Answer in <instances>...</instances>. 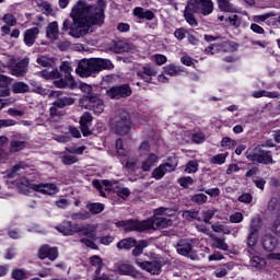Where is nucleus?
<instances>
[{
    "mask_svg": "<svg viewBox=\"0 0 280 280\" xmlns=\"http://www.w3.org/2000/svg\"><path fill=\"white\" fill-rule=\"evenodd\" d=\"M73 154L74 153H71V150L61 153V163H63V165H73V163H78V158Z\"/></svg>",
    "mask_w": 280,
    "mask_h": 280,
    "instance_id": "nucleus-36",
    "label": "nucleus"
},
{
    "mask_svg": "<svg viewBox=\"0 0 280 280\" xmlns=\"http://www.w3.org/2000/svg\"><path fill=\"white\" fill-rule=\"evenodd\" d=\"M81 108L92 110L94 115H102L104 113V101L100 96L82 97L80 100Z\"/></svg>",
    "mask_w": 280,
    "mask_h": 280,
    "instance_id": "nucleus-6",
    "label": "nucleus"
},
{
    "mask_svg": "<svg viewBox=\"0 0 280 280\" xmlns=\"http://www.w3.org/2000/svg\"><path fill=\"white\" fill-rule=\"evenodd\" d=\"M16 185L20 187V189H24V194H27V189H32L33 191H37L38 194H43L44 196H54L58 194V191H60L56 184H31L26 177H21L20 180L16 182Z\"/></svg>",
    "mask_w": 280,
    "mask_h": 280,
    "instance_id": "nucleus-3",
    "label": "nucleus"
},
{
    "mask_svg": "<svg viewBox=\"0 0 280 280\" xmlns=\"http://www.w3.org/2000/svg\"><path fill=\"white\" fill-rule=\"evenodd\" d=\"M115 66L113 61L109 59L102 58H91V59H82L75 69V73L80 75V78H91V75H95L100 73V71H104L105 69H114Z\"/></svg>",
    "mask_w": 280,
    "mask_h": 280,
    "instance_id": "nucleus-2",
    "label": "nucleus"
},
{
    "mask_svg": "<svg viewBox=\"0 0 280 280\" xmlns=\"http://www.w3.org/2000/svg\"><path fill=\"white\" fill-rule=\"evenodd\" d=\"M37 62L42 66V67H51V65H54V59L47 57V56H42L37 58Z\"/></svg>",
    "mask_w": 280,
    "mask_h": 280,
    "instance_id": "nucleus-64",
    "label": "nucleus"
},
{
    "mask_svg": "<svg viewBox=\"0 0 280 280\" xmlns=\"http://www.w3.org/2000/svg\"><path fill=\"white\" fill-rule=\"evenodd\" d=\"M252 95L256 100H259V97H270V100H279V97H280L279 92H268V91H264V90L254 92Z\"/></svg>",
    "mask_w": 280,
    "mask_h": 280,
    "instance_id": "nucleus-33",
    "label": "nucleus"
},
{
    "mask_svg": "<svg viewBox=\"0 0 280 280\" xmlns=\"http://www.w3.org/2000/svg\"><path fill=\"white\" fill-rule=\"evenodd\" d=\"M12 279L15 280H23V279H27V272H25V270L23 269H14L11 273Z\"/></svg>",
    "mask_w": 280,
    "mask_h": 280,
    "instance_id": "nucleus-61",
    "label": "nucleus"
},
{
    "mask_svg": "<svg viewBox=\"0 0 280 280\" xmlns=\"http://www.w3.org/2000/svg\"><path fill=\"white\" fill-rule=\"evenodd\" d=\"M235 140L231 139L230 137H224L221 141L222 148L226 150H231V148H235Z\"/></svg>",
    "mask_w": 280,
    "mask_h": 280,
    "instance_id": "nucleus-63",
    "label": "nucleus"
},
{
    "mask_svg": "<svg viewBox=\"0 0 280 280\" xmlns=\"http://www.w3.org/2000/svg\"><path fill=\"white\" fill-rule=\"evenodd\" d=\"M40 78H44L45 80H60V71L58 69L55 70H43L39 72Z\"/></svg>",
    "mask_w": 280,
    "mask_h": 280,
    "instance_id": "nucleus-35",
    "label": "nucleus"
},
{
    "mask_svg": "<svg viewBox=\"0 0 280 280\" xmlns=\"http://www.w3.org/2000/svg\"><path fill=\"white\" fill-rule=\"evenodd\" d=\"M164 73L166 75H171V78H176V75L180 73V69H178L174 63H171L164 68Z\"/></svg>",
    "mask_w": 280,
    "mask_h": 280,
    "instance_id": "nucleus-45",
    "label": "nucleus"
},
{
    "mask_svg": "<svg viewBox=\"0 0 280 280\" xmlns=\"http://www.w3.org/2000/svg\"><path fill=\"white\" fill-rule=\"evenodd\" d=\"M72 220H89L91 219V213L86 210H81L71 215Z\"/></svg>",
    "mask_w": 280,
    "mask_h": 280,
    "instance_id": "nucleus-57",
    "label": "nucleus"
},
{
    "mask_svg": "<svg viewBox=\"0 0 280 280\" xmlns=\"http://www.w3.org/2000/svg\"><path fill=\"white\" fill-rule=\"evenodd\" d=\"M219 9H221L222 12H237V9L235 5L231 4L229 0H217Z\"/></svg>",
    "mask_w": 280,
    "mask_h": 280,
    "instance_id": "nucleus-37",
    "label": "nucleus"
},
{
    "mask_svg": "<svg viewBox=\"0 0 280 280\" xmlns=\"http://www.w3.org/2000/svg\"><path fill=\"white\" fill-rule=\"evenodd\" d=\"M229 159V152L219 153L210 158L209 162L212 165H224Z\"/></svg>",
    "mask_w": 280,
    "mask_h": 280,
    "instance_id": "nucleus-34",
    "label": "nucleus"
},
{
    "mask_svg": "<svg viewBox=\"0 0 280 280\" xmlns=\"http://www.w3.org/2000/svg\"><path fill=\"white\" fill-rule=\"evenodd\" d=\"M213 242L215 248H219V250H229V245L226 244V242H224V240L215 237L213 238Z\"/></svg>",
    "mask_w": 280,
    "mask_h": 280,
    "instance_id": "nucleus-62",
    "label": "nucleus"
},
{
    "mask_svg": "<svg viewBox=\"0 0 280 280\" xmlns=\"http://www.w3.org/2000/svg\"><path fill=\"white\" fill-rule=\"evenodd\" d=\"M60 36V28L58 26V22H50L46 27V38L54 43L58 40Z\"/></svg>",
    "mask_w": 280,
    "mask_h": 280,
    "instance_id": "nucleus-21",
    "label": "nucleus"
},
{
    "mask_svg": "<svg viewBox=\"0 0 280 280\" xmlns=\"http://www.w3.org/2000/svg\"><path fill=\"white\" fill-rule=\"evenodd\" d=\"M272 16H277V13L269 12L262 15H254L252 20L254 21V23H264L265 21H270Z\"/></svg>",
    "mask_w": 280,
    "mask_h": 280,
    "instance_id": "nucleus-44",
    "label": "nucleus"
},
{
    "mask_svg": "<svg viewBox=\"0 0 280 280\" xmlns=\"http://www.w3.org/2000/svg\"><path fill=\"white\" fill-rule=\"evenodd\" d=\"M106 95L110 100H121L124 97H130L132 95V89L128 84L117 85L107 90Z\"/></svg>",
    "mask_w": 280,
    "mask_h": 280,
    "instance_id": "nucleus-14",
    "label": "nucleus"
},
{
    "mask_svg": "<svg viewBox=\"0 0 280 280\" xmlns=\"http://www.w3.org/2000/svg\"><path fill=\"white\" fill-rule=\"evenodd\" d=\"M118 275L130 276L135 275V269L128 264H122L118 268Z\"/></svg>",
    "mask_w": 280,
    "mask_h": 280,
    "instance_id": "nucleus-49",
    "label": "nucleus"
},
{
    "mask_svg": "<svg viewBox=\"0 0 280 280\" xmlns=\"http://www.w3.org/2000/svg\"><path fill=\"white\" fill-rule=\"evenodd\" d=\"M209 200V197L205 194H196L191 197V201L196 202L197 205H205Z\"/></svg>",
    "mask_w": 280,
    "mask_h": 280,
    "instance_id": "nucleus-60",
    "label": "nucleus"
},
{
    "mask_svg": "<svg viewBox=\"0 0 280 280\" xmlns=\"http://www.w3.org/2000/svg\"><path fill=\"white\" fill-rule=\"evenodd\" d=\"M159 163V155L156 153H150L141 163L142 172H150Z\"/></svg>",
    "mask_w": 280,
    "mask_h": 280,
    "instance_id": "nucleus-24",
    "label": "nucleus"
},
{
    "mask_svg": "<svg viewBox=\"0 0 280 280\" xmlns=\"http://www.w3.org/2000/svg\"><path fill=\"white\" fill-rule=\"evenodd\" d=\"M13 79L10 77L1 75V97H8L10 96V93L12 91L10 90V86H12Z\"/></svg>",
    "mask_w": 280,
    "mask_h": 280,
    "instance_id": "nucleus-27",
    "label": "nucleus"
},
{
    "mask_svg": "<svg viewBox=\"0 0 280 280\" xmlns=\"http://www.w3.org/2000/svg\"><path fill=\"white\" fill-rule=\"evenodd\" d=\"M61 73H65V79L70 84V86H73L75 84V81L73 80V68L71 67V63L69 61H62L59 67Z\"/></svg>",
    "mask_w": 280,
    "mask_h": 280,
    "instance_id": "nucleus-23",
    "label": "nucleus"
},
{
    "mask_svg": "<svg viewBox=\"0 0 280 280\" xmlns=\"http://www.w3.org/2000/svg\"><path fill=\"white\" fill-rule=\"evenodd\" d=\"M39 259H50V261H55L58 259V248L51 247L49 245H44L38 250Z\"/></svg>",
    "mask_w": 280,
    "mask_h": 280,
    "instance_id": "nucleus-18",
    "label": "nucleus"
},
{
    "mask_svg": "<svg viewBox=\"0 0 280 280\" xmlns=\"http://www.w3.org/2000/svg\"><path fill=\"white\" fill-rule=\"evenodd\" d=\"M104 8L106 4L104 0H100L96 4H89L84 1H79L71 10V21L65 20L62 23V31L69 32L72 38H81L89 34L91 25H102L104 23Z\"/></svg>",
    "mask_w": 280,
    "mask_h": 280,
    "instance_id": "nucleus-1",
    "label": "nucleus"
},
{
    "mask_svg": "<svg viewBox=\"0 0 280 280\" xmlns=\"http://www.w3.org/2000/svg\"><path fill=\"white\" fill-rule=\"evenodd\" d=\"M133 16L137 19H145L147 21H152L154 19V13L150 10H145L141 7H136L132 11Z\"/></svg>",
    "mask_w": 280,
    "mask_h": 280,
    "instance_id": "nucleus-29",
    "label": "nucleus"
},
{
    "mask_svg": "<svg viewBox=\"0 0 280 280\" xmlns=\"http://www.w3.org/2000/svg\"><path fill=\"white\" fill-rule=\"evenodd\" d=\"M3 66L10 70L11 75H15V78H25L27 74V67H30V60L21 59L20 61H15L14 58L4 56L2 57Z\"/></svg>",
    "mask_w": 280,
    "mask_h": 280,
    "instance_id": "nucleus-4",
    "label": "nucleus"
},
{
    "mask_svg": "<svg viewBox=\"0 0 280 280\" xmlns=\"http://www.w3.org/2000/svg\"><path fill=\"white\" fill-rule=\"evenodd\" d=\"M92 241L89 238H82L80 242L81 244H84L88 246V248H92L93 250L97 249V245L95 244L94 240H97V236L95 234H91Z\"/></svg>",
    "mask_w": 280,
    "mask_h": 280,
    "instance_id": "nucleus-54",
    "label": "nucleus"
},
{
    "mask_svg": "<svg viewBox=\"0 0 280 280\" xmlns=\"http://www.w3.org/2000/svg\"><path fill=\"white\" fill-rule=\"evenodd\" d=\"M74 225L70 221H63L61 224L56 226V231L61 235H74Z\"/></svg>",
    "mask_w": 280,
    "mask_h": 280,
    "instance_id": "nucleus-30",
    "label": "nucleus"
},
{
    "mask_svg": "<svg viewBox=\"0 0 280 280\" xmlns=\"http://www.w3.org/2000/svg\"><path fill=\"white\" fill-rule=\"evenodd\" d=\"M219 51H222V40L219 44H212L206 48V54H211V56L219 54Z\"/></svg>",
    "mask_w": 280,
    "mask_h": 280,
    "instance_id": "nucleus-52",
    "label": "nucleus"
},
{
    "mask_svg": "<svg viewBox=\"0 0 280 280\" xmlns=\"http://www.w3.org/2000/svg\"><path fill=\"white\" fill-rule=\"evenodd\" d=\"M182 217L184 220H187V222H191V220L202 222V218H200V212L198 210H184Z\"/></svg>",
    "mask_w": 280,
    "mask_h": 280,
    "instance_id": "nucleus-32",
    "label": "nucleus"
},
{
    "mask_svg": "<svg viewBox=\"0 0 280 280\" xmlns=\"http://www.w3.org/2000/svg\"><path fill=\"white\" fill-rule=\"evenodd\" d=\"M260 241L262 244V248L268 253H272V250H275L277 246H279V241H277V238L271 234H265Z\"/></svg>",
    "mask_w": 280,
    "mask_h": 280,
    "instance_id": "nucleus-20",
    "label": "nucleus"
},
{
    "mask_svg": "<svg viewBox=\"0 0 280 280\" xmlns=\"http://www.w3.org/2000/svg\"><path fill=\"white\" fill-rule=\"evenodd\" d=\"M250 265L258 270H264L266 268V260L259 256H253L250 258Z\"/></svg>",
    "mask_w": 280,
    "mask_h": 280,
    "instance_id": "nucleus-40",
    "label": "nucleus"
},
{
    "mask_svg": "<svg viewBox=\"0 0 280 280\" xmlns=\"http://www.w3.org/2000/svg\"><path fill=\"white\" fill-rule=\"evenodd\" d=\"M264 226L260 217H254L249 224V234L247 236V245L253 250L254 247L257 246V242H259V230Z\"/></svg>",
    "mask_w": 280,
    "mask_h": 280,
    "instance_id": "nucleus-7",
    "label": "nucleus"
},
{
    "mask_svg": "<svg viewBox=\"0 0 280 280\" xmlns=\"http://www.w3.org/2000/svg\"><path fill=\"white\" fill-rule=\"evenodd\" d=\"M128 50V45H126V43L118 40L115 42L113 45V51H115V54H124V51Z\"/></svg>",
    "mask_w": 280,
    "mask_h": 280,
    "instance_id": "nucleus-51",
    "label": "nucleus"
},
{
    "mask_svg": "<svg viewBox=\"0 0 280 280\" xmlns=\"http://www.w3.org/2000/svg\"><path fill=\"white\" fill-rule=\"evenodd\" d=\"M151 60L158 65V67H162V65H165L167 62V57L165 55L155 54L151 57Z\"/></svg>",
    "mask_w": 280,
    "mask_h": 280,
    "instance_id": "nucleus-56",
    "label": "nucleus"
},
{
    "mask_svg": "<svg viewBox=\"0 0 280 280\" xmlns=\"http://www.w3.org/2000/svg\"><path fill=\"white\" fill-rule=\"evenodd\" d=\"M116 226L118 229H124V231H148L150 226V222L137 221V220H128V221H118L116 222Z\"/></svg>",
    "mask_w": 280,
    "mask_h": 280,
    "instance_id": "nucleus-12",
    "label": "nucleus"
},
{
    "mask_svg": "<svg viewBox=\"0 0 280 280\" xmlns=\"http://www.w3.org/2000/svg\"><path fill=\"white\" fill-rule=\"evenodd\" d=\"M176 167H178V158L173 156L171 158V162H166L155 167L151 173V176L155 180H161V178H163V176H165L170 172H175Z\"/></svg>",
    "mask_w": 280,
    "mask_h": 280,
    "instance_id": "nucleus-8",
    "label": "nucleus"
},
{
    "mask_svg": "<svg viewBox=\"0 0 280 280\" xmlns=\"http://www.w3.org/2000/svg\"><path fill=\"white\" fill-rule=\"evenodd\" d=\"M24 172H25V166L23 165V163H19L12 167V171L8 174V176L10 178H14V176L24 174Z\"/></svg>",
    "mask_w": 280,
    "mask_h": 280,
    "instance_id": "nucleus-50",
    "label": "nucleus"
},
{
    "mask_svg": "<svg viewBox=\"0 0 280 280\" xmlns=\"http://www.w3.org/2000/svg\"><path fill=\"white\" fill-rule=\"evenodd\" d=\"M176 250L178 255L187 257V255H190L191 250H194V246L191 245V242L187 240H182L177 243Z\"/></svg>",
    "mask_w": 280,
    "mask_h": 280,
    "instance_id": "nucleus-25",
    "label": "nucleus"
},
{
    "mask_svg": "<svg viewBox=\"0 0 280 280\" xmlns=\"http://www.w3.org/2000/svg\"><path fill=\"white\" fill-rule=\"evenodd\" d=\"M177 209L172 208H158L155 209V215H167L172 218V215H176Z\"/></svg>",
    "mask_w": 280,
    "mask_h": 280,
    "instance_id": "nucleus-48",
    "label": "nucleus"
},
{
    "mask_svg": "<svg viewBox=\"0 0 280 280\" xmlns=\"http://www.w3.org/2000/svg\"><path fill=\"white\" fill-rule=\"evenodd\" d=\"M145 221L149 222L148 231H150V229H167V226H172V220L156 214L155 212L153 218Z\"/></svg>",
    "mask_w": 280,
    "mask_h": 280,
    "instance_id": "nucleus-15",
    "label": "nucleus"
},
{
    "mask_svg": "<svg viewBox=\"0 0 280 280\" xmlns=\"http://www.w3.org/2000/svg\"><path fill=\"white\" fill-rule=\"evenodd\" d=\"M186 174H196L198 172V161H189L185 166Z\"/></svg>",
    "mask_w": 280,
    "mask_h": 280,
    "instance_id": "nucleus-55",
    "label": "nucleus"
},
{
    "mask_svg": "<svg viewBox=\"0 0 280 280\" xmlns=\"http://www.w3.org/2000/svg\"><path fill=\"white\" fill-rule=\"evenodd\" d=\"M86 209L92 213L93 215H97L98 213H102L104 211V205L96 202V203H88Z\"/></svg>",
    "mask_w": 280,
    "mask_h": 280,
    "instance_id": "nucleus-41",
    "label": "nucleus"
},
{
    "mask_svg": "<svg viewBox=\"0 0 280 280\" xmlns=\"http://www.w3.org/2000/svg\"><path fill=\"white\" fill-rule=\"evenodd\" d=\"M25 148V141L13 140L11 142V152H21Z\"/></svg>",
    "mask_w": 280,
    "mask_h": 280,
    "instance_id": "nucleus-59",
    "label": "nucleus"
},
{
    "mask_svg": "<svg viewBox=\"0 0 280 280\" xmlns=\"http://www.w3.org/2000/svg\"><path fill=\"white\" fill-rule=\"evenodd\" d=\"M91 124H93V115L85 112L80 118L81 132L83 137H89V135H91Z\"/></svg>",
    "mask_w": 280,
    "mask_h": 280,
    "instance_id": "nucleus-19",
    "label": "nucleus"
},
{
    "mask_svg": "<svg viewBox=\"0 0 280 280\" xmlns=\"http://www.w3.org/2000/svg\"><path fill=\"white\" fill-rule=\"evenodd\" d=\"M217 212H218V211H217V210H213V209L202 211V212H201V215H202V218H203L205 224H210V223H211V220L213 219V215H215Z\"/></svg>",
    "mask_w": 280,
    "mask_h": 280,
    "instance_id": "nucleus-53",
    "label": "nucleus"
},
{
    "mask_svg": "<svg viewBox=\"0 0 280 280\" xmlns=\"http://www.w3.org/2000/svg\"><path fill=\"white\" fill-rule=\"evenodd\" d=\"M196 12H194V9L187 4L184 10V18L187 23L190 24L191 27H198V20H196Z\"/></svg>",
    "mask_w": 280,
    "mask_h": 280,
    "instance_id": "nucleus-28",
    "label": "nucleus"
},
{
    "mask_svg": "<svg viewBox=\"0 0 280 280\" xmlns=\"http://www.w3.org/2000/svg\"><path fill=\"white\" fill-rule=\"evenodd\" d=\"M114 128L117 135H128L130 128H132V122L130 121V116L128 113L122 112L120 115L116 116L114 119Z\"/></svg>",
    "mask_w": 280,
    "mask_h": 280,
    "instance_id": "nucleus-10",
    "label": "nucleus"
},
{
    "mask_svg": "<svg viewBox=\"0 0 280 280\" xmlns=\"http://www.w3.org/2000/svg\"><path fill=\"white\" fill-rule=\"evenodd\" d=\"M97 226L94 224H74V234L79 233V235H93Z\"/></svg>",
    "mask_w": 280,
    "mask_h": 280,
    "instance_id": "nucleus-26",
    "label": "nucleus"
},
{
    "mask_svg": "<svg viewBox=\"0 0 280 280\" xmlns=\"http://www.w3.org/2000/svg\"><path fill=\"white\" fill-rule=\"evenodd\" d=\"M91 265L96 268L95 269V275H100L102 272V268L104 267V262L100 258V256H92L90 258Z\"/></svg>",
    "mask_w": 280,
    "mask_h": 280,
    "instance_id": "nucleus-42",
    "label": "nucleus"
},
{
    "mask_svg": "<svg viewBox=\"0 0 280 280\" xmlns=\"http://www.w3.org/2000/svg\"><path fill=\"white\" fill-rule=\"evenodd\" d=\"M221 51H225V54H231L233 51H237V44L231 42L221 40Z\"/></svg>",
    "mask_w": 280,
    "mask_h": 280,
    "instance_id": "nucleus-43",
    "label": "nucleus"
},
{
    "mask_svg": "<svg viewBox=\"0 0 280 280\" xmlns=\"http://www.w3.org/2000/svg\"><path fill=\"white\" fill-rule=\"evenodd\" d=\"M116 185L115 180H109V179H103L102 182L100 180H93V186L95 189L100 190V195L103 196V198L106 197V194H104L103 187H105L106 191H110L113 189V186Z\"/></svg>",
    "mask_w": 280,
    "mask_h": 280,
    "instance_id": "nucleus-22",
    "label": "nucleus"
},
{
    "mask_svg": "<svg viewBox=\"0 0 280 280\" xmlns=\"http://www.w3.org/2000/svg\"><path fill=\"white\" fill-rule=\"evenodd\" d=\"M38 34H40V28L36 26L24 31L23 33L24 45H26V47H34V43H36V39L38 38Z\"/></svg>",
    "mask_w": 280,
    "mask_h": 280,
    "instance_id": "nucleus-16",
    "label": "nucleus"
},
{
    "mask_svg": "<svg viewBox=\"0 0 280 280\" xmlns=\"http://www.w3.org/2000/svg\"><path fill=\"white\" fill-rule=\"evenodd\" d=\"M80 90L85 94L83 97H95V94H93V86L86 83H81Z\"/></svg>",
    "mask_w": 280,
    "mask_h": 280,
    "instance_id": "nucleus-58",
    "label": "nucleus"
},
{
    "mask_svg": "<svg viewBox=\"0 0 280 280\" xmlns=\"http://www.w3.org/2000/svg\"><path fill=\"white\" fill-rule=\"evenodd\" d=\"M194 9L195 14H201V16H209L213 14V1L212 0H194L188 3Z\"/></svg>",
    "mask_w": 280,
    "mask_h": 280,
    "instance_id": "nucleus-11",
    "label": "nucleus"
},
{
    "mask_svg": "<svg viewBox=\"0 0 280 280\" xmlns=\"http://www.w3.org/2000/svg\"><path fill=\"white\" fill-rule=\"evenodd\" d=\"M246 159L253 163H264V165L272 164V155L270 152L261 150V147L248 149L246 151Z\"/></svg>",
    "mask_w": 280,
    "mask_h": 280,
    "instance_id": "nucleus-5",
    "label": "nucleus"
},
{
    "mask_svg": "<svg viewBox=\"0 0 280 280\" xmlns=\"http://www.w3.org/2000/svg\"><path fill=\"white\" fill-rule=\"evenodd\" d=\"M136 75L139 80L150 83L152 82V78H156L159 75V67L152 63H144L138 67Z\"/></svg>",
    "mask_w": 280,
    "mask_h": 280,
    "instance_id": "nucleus-9",
    "label": "nucleus"
},
{
    "mask_svg": "<svg viewBox=\"0 0 280 280\" xmlns=\"http://www.w3.org/2000/svg\"><path fill=\"white\" fill-rule=\"evenodd\" d=\"M212 231H214V233H223L224 235H231V228L223 225V224H212L211 226Z\"/></svg>",
    "mask_w": 280,
    "mask_h": 280,
    "instance_id": "nucleus-47",
    "label": "nucleus"
},
{
    "mask_svg": "<svg viewBox=\"0 0 280 280\" xmlns=\"http://www.w3.org/2000/svg\"><path fill=\"white\" fill-rule=\"evenodd\" d=\"M148 248V242L145 241H140L138 245H135V248L132 250V256L133 257H139L140 255L143 254V249Z\"/></svg>",
    "mask_w": 280,
    "mask_h": 280,
    "instance_id": "nucleus-46",
    "label": "nucleus"
},
{
    "mask_svg": "<svg viewBox=\"0 0 280 280\" xmlns=\"http://www.w3.org/2000/svg\"><path fill=\"white\" fill-rule=\"evenodd\" d=\"M30 85H27L25 82H15L12 84V92L15 94L19 93H28Z\"/></svg>",
    "mask_w": 280,
    "mask_h": 280,
    "instance_id": "nucleus-38",
    "label": "nucleus"
},
{
    "mask_svg": "<svg viewBox=\"0 0 280 280\" xmlns=\"http://www.w3.org/2000/svg\"><path fill=\"white\" fill-rule=\"evenodd\" d=\"M118 250H130L137 246V240L132 237L122 238L117 243Z\"/></svg>",
    "mask_w": 280,
    "mask_h": 280,
    "instance_id": "nucleus-31",
    "label": "nucleus"
},
{
    "mask_svg": "<svg viewBox=\"0 0 280 280\" xmlns=\"http://www.w3.org/2000/svg\"><path fill=\"white\" fill-rule=\"evenodd\" d=\"M75 100L69 96L57 98L50 107V115H58V108H65V106H73Z\"/></svg>",
    "mask_w": 280,
    "mask_h": 280,
    "instance_id": "nucleus-17",
    "label": "nucleus"
},
{
    "mask_svg": "<svg viewBox=\"0 0 280 280\" xmlns=\"http://www.w3.org/2000/svg\"><path fill=\"white\" fill-rule=\"evenodd\" d=\"M137 266L141 268V270H145L149 275H161V268H163V261L161 258H155L150 261H141L139 259L136 260Z\"/></svg>",
    "mask_w": 280,
    "mask_h": 280,
    "instance_id": "nucleus-13",
    "label": "nucleus"
},
{
    "mask_svg": "<svg viewBox=\"0 0 280 280\" xmlns=\"http://www.w3.org/2000/svg\"><path fill=\"white\" fill-rule=\"evenodd\" d=\"M225 23H228L229 25H231L232 27H235V30H237V27H240V25H242V16H240L237 14H232V15L225 18Z\"/></svg>",
    "mask_w": 280,
    "mask_h": 280,
    "instance_id": "nucleus-39",
    "label": "nucleus"
}]
</instances>
